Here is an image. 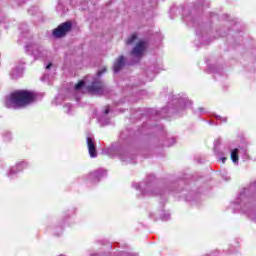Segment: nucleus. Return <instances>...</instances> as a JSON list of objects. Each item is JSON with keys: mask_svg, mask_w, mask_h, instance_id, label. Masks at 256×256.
Returning <instances> with one entry per match:
<instances>
[{"mask_svg": "<svg viewBox=\"0 0 256 256\" xmlns=\"http://www.w3.org/2000/svg\"><path fill=\"white\" fill-rule=\"evenodd\" d=\"M106 113H109V110H106Z\"/></svg>", "mask_w": 256, "mask_h": 256, "instance_id": "f8f14e48", "label": "nucleus"}, {"mask_svg": "<svg viewBox=\"0 0 256 256\" xmlns=\"http://www.w3.org/2000/svg\"><path fill=\"white\" fill-rule=\"evenodd\" d=\"M231 159H232L233 163H238L239 162V150L238 149L232 150Z\"/></svg>", "mask_w": 256, "mask_h": 256, "instance_id": "423d86ee", "label": "nucleus"}, {"mask_svg": "<svg viewBox=\"0 0 256 256\" xmlns=\"http://www.w3.org/2000/svg\"><path fill=\"white\" fill-rule=\"evenodd\" d=\"M147 49V42L140 40L132 50L133 57L141 58Z\"/></svg>", "mask_w": 256, "mask_h": 256, "instance_id": "7ed1b4c3", "label": "nucleus"}, {"mask_svg": "<svg viewBox=\"0 0 256 256\" xmlns=\"http://www.w3.org/2000/svg\"><path fill=\"white\" fill-rule=\"evenodd\" d=\"M87 145L90 157H97V148L95 147V142H93V139L88 137Z\"/></svg>", "mask_w": 256, "mask_h": 256, "instance_id": "20e7f679", "label": "nucleus"}, {"mask_svg": "<svg viewBox=\"0 0 256 256\" xmlns=\"http://www.w3.org/2000/svg\"><path fill=\"white\" fill-rule=\"evenodd\" d=\"M137 41V34H132L126 41L127 45H131Z\"/></svg>", "mask_w": 256, "mask_h": 256, "instance_id": "0eeeda50", "label": "nucleus"}, {"mask_svg": "<svg viewBox=\"0 0 256 256\" xmlns=\"http://www.w3.org/2000/svg\"><path fill=\"white\" fill-rule=\"evenodd\" d=\"M123 65H125V58L123 56H120L114 64V72L118 73V71H121Z\"/></svg>", "mask_w": 256, "mask_h": 256, "instance_id": "39448f33", "label": "nucleus"}, {"mask_svg": "<svg viewBox=\"0 0 256 256\" xmlns=\"http://www.w3.org/2000/svg\"><path fill=\"white\" fill-rule=\"evenodd\" d=\"M37 99V95L32 91L17 90L12 92L6 98V106L11 109L12 107H27Z\"/></svg>", "mask_w": 256, "mask_h": 256, "instance_id": "f257e3e1", "label": "nucleus"}, {"mask_svg": "<svg viewBox=\"0 0 256 256\" xmlns=\"http://www.w3.org/2000/svg\"><path fill=\"white\" fill-rule=\"evenodd\" d=\"M51 68V64H49L47 67H46V69H50Z\"/></svg>", "mask_w": 256, "mask_h": 256, "instance_id": "9b49d317", "label": "nucleus"}, {"mask_svg": "<svg viewBox=\"0 0 256 256\" xmlns=\"http://www.w3.org/2000/svg\"><path fill=\"white\" fill-rule=\"evenodd\" d=\"M85 86V81H80L76 84L75 89L76 91H79V89H81V87Z\"/></svg>", "mask_w": 256, "mask_h": 256, "instance_id": "6e6552de", "label": "nucleus"}, {"mask_svg": "<svg viewBox=\"0 0 256 256\" xmlns=\"http://www.w3.org/2000/svg\"><path fill=\"white\" fill-rule=\"evenodd\" d=\"M99 89H101V84H99V83H94V84L92 85V91L97 92V91H99Z\"/></svg>", "mask_w": 256, "mask_h": 256, "instance_id": "1a4fd4ad", "label": "nucleus"}, {"mask_svg": "<svg viewBox=\"0 0 256 256\" xmlns=\"http://www.w3.org/2000/svg\"><path fill=\"white\" fill-rule=\"evenodd\" d=\"M225 161H227V158H222V163H225Z\"/></svg>", "mask_w": 256, "mask_h": 256, "instance_id": "9d476101", "label": "nucleus"}, {"mask_svg": "<svg viewBox=\"0 0 256 256\" xmlns=\"http://www.w3.org/2000/svg\"><path fill=\"white\" fill-rule=\"evenodd\" d=\"M72 24L71 22H64L60 24L56 29L53 31L54 37L61 38L65 37L67 33L71 31Z\"/></svg>", "mask_w": 256, "mask_h": 256, "instance_id": "f03ea898", "label": "nucleus"}]
</instances>
